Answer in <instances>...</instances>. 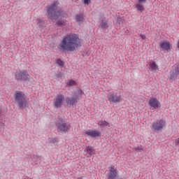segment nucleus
<instances>
[{
    "instance_id": "nucleus-1",
    "label": "nucleus",
    "mask_w": 179,
    "mask_h": 179,
    "mask_svg": "<svg viewBox=\"0 0 179 179\" xmlns=\"http://www.w3.org/2000/svg\"><path fill=\"white\" fill-rule=\"evenodd\" d=\"M82 43H80V38L79 35L76 34H69L62 38L57 48L62 51V52H69L75 51L78 48L80 47Z\"/></svg>"
},
{
    "instance_id": "nucleus-2",
    "label": "nucleus",
    "mask_w": 179,
    "mask_h": 179,
    "mask_svg": "<svg viewBox=\"0 0 179 179\" xmlns=\"http://www.w3.org/2000/svg\"><path fill=\"white\" fill-rule=\"evenodd\" d=\"M59 2L58 1H54L50 6H47L48 17L51 20H57L59 17L62 16V10L58 8Z\"/></svg>"
},
{
    "instance_id": "nucleus-3",
    "label": "nucleus",
    "mask_w": 179,
    "mask_h": 179,
    "mask_svg": "<svg viewBox=\"0 0 179 179\" xmlns=\"http://www.w3.org/2000/svg\"><path fill=\"white\" fill-rule=\"evenodd\" d=\"M15 100L17 106L21 108V110H24V107L27 106V102L26 101V95L22 91H17L15 94Z\"/></svg>"
},
{
    "instance_id": "nucleus-4",
    "label": "nucleus",
    "mask_w": 179,
    "mask_h": 179,
    "mask_svg": "<svg viewBox=\"0 0 179 179\" xmlns=\"http://www.w3.org/2000/svg\"><path fill=\"white\" fill-rule=\"evenodd\" d=\"M57 132L61 134H66L69 129V124L65 122L62 117H59L56 122Z\"/></svg>"
},
{
    "instance_id": "nucleus-5",
    "label": "nucleus",
    "mask_w": 179,
    "mask_h": 179,
    "mask_svg": "<svg viewBox=\"0 0 179 179\" xmlns=\"http://www.w3.org/2000/svg\"><path fill=\"white\" fill-rule=\"evenodd\" d=\"M166 127V118L162 117L159 120L155 121L152 123L150 126L151 130L153 132H159V131H163Z\"/></svg>"
},
{
    "instance_id": "nucleus-6",
    "label": "nucleus",
    "mask_w": 179,
    "mask_h": 179,
    "mask_svg": "<svg viewBox=\"0 0 179 179\" xmlns=\"http://www.w3.org/2000/svg\"><path fill=\"white\" fill-rule=\"evenodd\" d=\"M65 101V96L64 94H57L53 101L54 106L56 108H61L62 106H64V103Z\"/></svg>"
},
{
    "instance_id": "nucleus-7",
    "label": "nucleus",
    "mask_w": 179,
    "mask_h": 179,
    "mask_svg": "<svg viewBox=\"0 0 179 179\" xmlns=\"http://www.w3.org/2000/svg\"><path fill=\"white\" fill-rule=\"evenodd\" d=\"M30 78V75H29V73H27V71L26 70H21L19 72L15 73V78L17 80H24L26 82V80H29V78Z\"/></svg>"
},
{
    "instance_id": "nucleus-8",
    "label": "nucleus",
    "mask_w": 179,
    "mask_h": 179,
    "mask_svg": "<svg viewBox=\"0 0 179 179\" xmlns=\"http://www.w3.org/2000/svg\"><path fill=\"white\" fill-rule=\"evenodd\" d=\"M108 99L110 103H115V104L122 101V97L118 96L116 92H109L108 94Z\"/></svg>"
},
{
    "instance_id": "nucleus-9",
    "label": "nucleus",
    "mask_w": 179,
    "mask_h": 179,
    "mask_svg": "<svg viewBox=\"0 0 179 179\" xmlns=\"http://www.w3.org/2000/svg\"><path fill=\"white\" fill-rule=\"evenodd\" d=\"M85 136H90L91 138H98L101 136V132L97 129H88L85 132Z\"/></svg>"
},
{
    "instance_id": "nucleus-10",
    "label": "nucleus",
    "mask_w": 179,
    "mask_h": 179,
    "mask_svg": "<svg viewBox=\"0 0 179 179\" xmlns=\"http://www.w3.org/2000/svg\"><path fill=\"white\" fill-rule=\"evenodd\" d=\"M149 104L150 107H152L151 110H155V108H159V107H160V102L156 98H150Z\"/></svg>"
},
{
    "instance_id": "nucleus-11",
    "label": "nucleus",
    "mask_w": 179,
    "mask_h": 179,
    "mask_svg": "<svg viewBox=\"0 0 179 179\" xmlns=\"http://www.w3.org/2000/svg\"><path fill=\"white\" fill-rule=\"evenodd\" d=\"M159 47L163 51H170V50H171V43H170V41H167L161 42Z\"/></svg>"
},
{
    "instance_id": "nucleus-12",
    "label": "nucleus",
    "mask_w": 179,
    "mask_h": 179,
    "mask_svg": "<svg viewBox=\"0 0 179 179\" xmlns=\"http://www.w3.org/2000/svg\"><path fill=\"white\" fill-rule=\"evenodd\" d=\"M66 103L67 104V107L71 108L73 107V105L78 103V100L76 98L68 96L66 98Z\"/></svg>"
},
{
    "instance_id": "nucleus-13",
    "label": "nucleus",
    "mask_w": 179,
    "mask_h": 179,
    "mask_svg": "<svg viewBox=\"0 0 179 179\" xmlns=\"http://www.w3.org/2000/svg\"><path fill=\"white\" fill-rule=\"evenodd\" d=\"M118 176V171H109L107 173L108 179H117Z\"/></svg>"
},
{
    "instance_id": "nucleus-14",
    "label": "nucleus",
    "mask_w": 179,
    "mask_h": 179,
    "mask_svg": "<svg viewBox=\"0 0 179 179\" xmlns=\"http://www.w3.org/2000/svg\"><path fill=\"white\" fill-rule=\"evenodd\" d=\"M178 75H179V69L176 68L172 71L171 74V79H172V80H176V79L178 78Z\"/></svg>"
},
{
    "instance_id": "nucleus-15",
    "label": "nucleus",
    "mask_w": 179,
    "mask_h": 179,
    "mask_svg": "<svg viewBox=\"0 0 179 179\" xmlns=\"http://www.w3.org/2000/svg\"><path fill=\"white\" fill-rule=\"evenodd\" d=\"M57 25L60 27H64L68 26V21L66 20L60 19L57 22Z\"/></svg>"
},
{
    "instance_id": "nucleus-16",
    "label": "nucleus",
    "mask_w": 179,
    "mask_h": 179,
    "mask_svg": "<svg viewBox=\"0 0 179 179\" xmlns=\"http://www.w3.org/2000/svg\"><path fill=\"white\" fill-rule=\"evenodd\" d=\"M150 69H151L152 72H157V71H159V66L156 64L155 62H152L150 64Z\"/></svg>"
},
{
    "instance_id": "nucleus-17",
    "label": "nucleus",
    "mask_w": 179,
    "mask_h": 179,
    "mask_svg": "<svg viewBox=\"0 0 179 179\" xmlns=\"http://www.w3.org/2000/svg\"><path fill=\"white\" fill-rule=\"evenodd\" d=\"M85 150L87 153V155H95L96 154V151H94V148H93V147L92 146H87L85 148Z\"/></svg>"
},
{
    "instance_id": "nucleus-18",
    "label": "nucleus",
    "mask_w": 179,
    "mask_h": 179,
    "mask_svg": "<svg viewBox=\"0 0 179 179\" xmlns=\"http://www.w3.org/2000/svg\"><path fill=\"white\" fill-rule=\"evenodd\" d=\"M98 125L99 127H102L103 128H104V127H108V125H110V123H108L107 121L99 120L98 122Z\"/></svg>"
},
{
    "instance_id": "nucleus-19",
    "label": "nucleus",
    "mask_w": 179,
    "mask_h": 179,
    "mask_svg": "<svg viewBox=\"0 0 179 179\" xmlns=\"http://www.w3.org/2000/svg\"><path fill=\"white\" fill-rule=\"evenodd\" d=\"M136 8L137 9V10H138L139 12H143L145 10V7L143 6V5L141 4V3H138L136 5Z\"/></svg>"
},
{
    "instance_id": "nucleus-20",
    "label": "nucleus",
    "mask_w": 179,
    "mask_h": 179,
    "mask_svg": "<svg viewBox=\"0 0 179 179\" xmlns=\"http://www.w3.org/2000/svg\"><path fill=\"white\" fill-rule=\"evenodd\" d=\"M75 19L76 22H85V18L80 15H76Z\"/></svg>"
},
{
    "instance_id": "nucleus-21",
    "label": "nucleus",
    "mask_w": 179,
    "mask_h": 179,
    "mask_svg": "<svg viewBox=\"0 0 179 179\" xmlns=\"http://www.w3.org/2000/svg\"><path fill=\"white\" fill-rule=\"evenodd\" d=\"M67 85L68 86H76L78 85V83H76V80H71Z\"/></svg>"
},
{
    "instance_id": "nucleus-22",
    "label": "nucleus",
    "mask_w": 179,
    "mask_h": 179,
    "mask_svg": "<svg viewBox=\"0 0 179 179\" xmlns=\"http://www.w3.org/2000/svg\"><path fill=\"white\" fill-rule=\"evenodd\" d=\"M57 64L59 65V66H64V65H65V63L61 59L57 60Z\"/></svg>"
},
{
    "instance_id": "nucleus-23",
    "label": "nucleus",
    "mask_w": 179,
    "mask_h": 179,
    "mask_svg": "<svg viewBox=\"0 0 179 179\" xmlns=\"http://www.w3.org/2000/svg\"><path fill=\"white\" fill-rule=\"evenodd\" d=\"M101 27L103 29H108V25L107 24V22H103L101 24Z\"/></svg>"
},
{
    "instance_id": "nucleus-24",
    "label": "nucleus",
    "mask_w": 179,
    "mask_h": 179,
    "mask_svg": "<svg viewBox=\"0 0 179 179\" xmlns=\"http://www.w3.org/2000/svg\"><path fill=\"white\" fill-rule=\"evenodd\" d=\"M109 171H118L113 165L108 167Z\"/></svg>"
},
{
    "instance_id": "nucleus-25",
    "label": "nucleus",
    "mask_w": 179,
    "mask_h": 179,
    "mask_svg": "<svg viewBox=\"0 0 179 179\" xmlns=\"http://www.w3.org/2000/svg\"><path fill=\"white\" fill-rule=\"evenodd\" d=\"M90 2H92V0H84V3H85V5H89Z\"/></svg>"
},
{
    "instance_id": "nucleus-26",
    "label": "nucleus",
    "mask_w": 179,
    "mask_h": 179,
    "mask_svg": "<svg viewBox=\"0 0 179 179\" xmlns=\"http://www.w3.org/2000/svg\"><path fill=\"white\" fill-rule=\"evenodd\" d=\"M176 146H179V137L175 141Z\"/></svg>"
},
{
    "instance_id": "nucleus-27",
    "label": "nucleus",
    "mask_w": 179,
    "mask_h": 179,
    "mask_svg": "<svg viewBox=\"0 0 179 179\" xmlns=\"http://www.w3.org/2000/svg\"><path fill=\"white\" fill-rule=\"evenodd\" d=\"M138 3H146V1L148 0H138Z\"/></svg>"
},
{
    "instance_id": "nucleus-28",
    "label": "nucleus",
    "mask_w": 179,
    "mask_h": 179,
    "mask_svg": "<svg viewBox=\"0 0 179 179\" xmlns=\"http://www.w3.org/2000/svg\"><path fill=\"white\" fill-rule=\"evenodd\" d=\"M140 37H141L143 40H146V36L145 34H141Z\"/></svg>"
},
{
    "instance_id": "nucleus-29",
    "label": "nucleus",
    "mask_w": 179,
    "mask_h": 179,
    "mask_svg": "<svg viewBox=\"0 0 179 179\" xmlns=\"http://www.w3.org/2000/svg\"><path fill=\"white\" fill-rule=\"evenodd\" d=\"M178 48H179V41L178 42Z\"/></svg>"
},
{
    "instance_id": "nucleus-30",
    "label": "nucleus",
    "mask_w": 179,
    "mask_h": 179,
    "mask_svg": "<svg viewBox=\"0 0 179 179\" xmlns=\"http://www.w3.org/2000/svg\"><path fill=\"white\" fill-rule=\"evenodd\" d=\"M78 179H83V178H82V177H79Z\"/></svg>"
},
{
    "instance_id": "nucleus-31",
    "label": "nucleus",
    "mask_w": 179,
    "mask_h": 179,
    "mask_svg": "<svg viewBox=\"0 0 179 179\" xmlns=\"http://www.w3.org/2000/svg\"><path fill=\"white\" fill-rule=\"evenodd\" d=\"M76 1H79V0H76Z\"/></svg>"
}]
</instances>
